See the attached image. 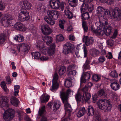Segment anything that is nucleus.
<instances>
[{"mask_svg":"<svg viewBox=\"0 0 121 121\" xmlns=\"http://www.w3.org/2000/svg\"><path fill=\"white\" fill-rule=\"evenodd\" d=\"M96 12L97 15L101 17L100 18V21L95 23L98 29V30L101 29L104 26L103 24H105V25L104 27V29L109 30H111L112 27L108 24L107 20L105 17H104L105 15L110 14L109 10L101 6H98L97 8Z\"/></svg>","mask_w":121,"mask_h":121,"instance_id":"f257e3e1","label":"nucleus"},{"mask_svg":"<svg viewBox=\"0 0 121 121\" xmlns=\"http://www.w3.org/2000/svg\"><path fill=\"white\" fill-rule=\"evenodd\" d=\"M47 15L44 18L48 24L52 25L55 23L53 19H56L58 18L59 13L54 10H48L47 11Z\"/></svg>","mask_w":121,"mask_h":121,"instance_id":"f03ea898","label":"nucleus"},{"mask_svg":"<svg viewBox=\"0 0 121 121\" xmlns=\"http://www.w3.org/2000/svg\"><path fill=\"white\" fill-rule=\"evenodd\" d=\"M99 108L105 112L110 111L112 106L110 102L106 100H99L97 103Z\"/></svg>","mask_w":121,"mask_h":121,"instance_id":"7ed1b4c3","label":"nucleus"},{"mask_svg":"<svg viewBox=\"0 0 121 121\" xmlns=\"http://www.w3.org/2000/svg\"><path fill=\"white\" fill-rule=\"evenodd\" d=\"M13 19V18L11 15L7 14L3 16L0 22L3 26L5 27H8L10 26Z\"/></svg>","mask_w":121,"mask_h":121,"instance_id":"20e7f679","label":"nucleus"},{"mask_svg":"<svg viewBox=\"0 0 121 121\" xmlns=\"http://www.w3.org/2000/svg\"><path fill=\"white\" fill-rule=\"evenodd\" d=\"M15 111L12 108H9L5 111L3 117L6 121H10L14 118L15 116Z\"/></svg>","mask_w":121,"mask_h":121,"instance_id":"39448f33","label":"nucleus"},{"mask_svg":"<svg viewBox=\"0 0 121 121\" xmlns=\"http://www.w3.org/2000/svg\"><path fill=\"white\" fill-rule=\"evenodd\" d=\"M49 4L51 7L52 9H58L60 7L62 11H63L64 10V3H62L61 4L59 0H50L49 1Z\"/></svg>","mask_w":121,"mask_h":121,"instance_id":"423d86ee","label":"nucleus"},{"mask_svg":"<svg viewBox=\"0 0 121 121\" xmlns=\"http://www.w3.org/2000/svg\"><path fill=\"white\" fill-rule=\"evenodd\" d=\"M17 48L20 53L25 54L28 53L30 49V47L27 43L20 44L16 46Z\"/></svg>","mask_w":121,"mask_h":121,"instance_id":"0eeeda50","label":"nucleus"},{"mask_svg":"<svg viewBox=\"0 0 121 121\" xmlns=\"http://www.w3.org/2000/svg\"><path fill=\"white\" fill-rule=\"evenodd\" d=\"M59 80L57 74L55 73L53 76L52 79V85L50 90L53 92L57 90L59 87Z\"/></svg>","mask_w":121,"mask_h":121,"instance_id":"6e6552de","label":"nucleus"},{"mask_svg":"<svg viewBox=\"0 0 121 121\" xmlns=\"http://www.w3.org/2000/svg\"><path fill=\"white\" fill-rule=\"evenodd\" d=\"M30 18L29 12L26 10L21 9L18 16L19 20L22 22L27 21Z\"/></svg>","mask_w":121,"mask_h":121,"instance_id":"1a4fd4ad","label":"nucleus"},{"mask_svg":"<svg viewBox=\"0 0 121 121\" xmlns=\"http://www.w3.org/2000/svg\"><path fill=\"white\" fill-rule=\"evenodd\" d=\"M74 49L73 46L70 42H67L63 46V52L65 54H67L72 52Z\"/></svg>","mask_w":121,"mask_h":121,"instance_id":"9d476101","label":"nucleus"},{"mask_svg":"<svg viewBox=\"0 0 121 121\" xmlns=\"http://www.w3.org/2000/svg\"><path fill=\"white\" fill-rule=\"evenodd\" d=\"M112 15L114 20L119 21L121 19V10L119 8H116L113 10Z\"/></svg>","mask_w":121,"mask_h":121,"instance_id":"9b49d317","label":"nucleus"},{"mask_svg":"<svg viewBox=\"0 0 121 121\" xmlns=\"http://www.w3.org/2000/svg\"><path fill=\"white\" fill-rule=\"evenodd\" d=\"M9 99L5 96H3L0 97V108H8L9 107Z\"/></svg>","mask_w":121,"mask_h":121,"instance_id":"f8f14e48","label":"nucleus"},{"mask_svg":"<svg viewBox=\"0 0 121 121\" xmlns=\"http://www.w3.org/2000/svg\"><path fill=\"white\" fill-rule=\"evenodd\" d=\"M61 99L65 106V115H67L69 116L71 112V106L68 102L67 99Z\"/></svg>","mask_w":121,"mask_h":121,"instance_id":"ddd939ff","label":"nucleus"},{"mask_svg":"<svg viewBox=\"0 0 121 121\" xmlns=\"http://www.w3.org/2000/svg\"><path fill=\"white\" fill-rule=\"evenodd\" d=\"M73 66V65H70L67 68V70L68 71V78H72L73 79V77L77 74V72L76 70H71Z\"/></svg>","mask_w":121,"mask_h":121,"instance_id":"4468645a","label":"nucleus"},{"mask_svg":"<svg viewBox=\"0 0 121 121\" xmlns=\"http://www.w3.org/2000/svg\"><path fill=\"white\" fill-rule=\"evenodd\" d=\"M75 98L77 102L78 105V103L80 102L82 103H84V100L85 99L83 96V93H82L81 91L79 90L75 95Z\"/></svg>","mask_w":121,"mask_h":121,"instance_id":"2eb2a0df","label":"nucleus"},{"mask_svg":"<svg viewBox=\"0 0 121 121\" xmlns=\"http://www.w3.org/2000/svg\"><path fill=\"white\" fill-rule=\"evenodd\" d=\"M73 91L71 90L68 89L66 92H60V97L61 99H67L68 96H71L73 95Z\"/></svg>","mask_w":121,"mask_h":121,"instance_id":"dca6fc26","label":"nucleus"},{"mask_svg":"<svg viewBox=\"0 0 121 121\" xmlns=\"http://www.w3.org/2000/svg\"><path fill=\"white\" fill-rule=\"evenodd\" d=\"M20 4V6L22 9L25 10L30 9H31V4L30 3L27 1H25L21 2Z\"/></svg>","mask_w":121,"mask_h":121,"instance_id":"f3484780","label":"nucleus"},{"mask_svg":"<svg viewBox=\"0 0 121 121\" xmlns=\"http://www.w3.org/2000/svg\"><path fill=\"white\" fill-rule=\"evenodd\" d=\"M83 42L85 43L87 46H89L92 44L94 42V39L92 37H89L86 36L84 37L82 39Z\"/></svg>","mask_w":121,"mask_h":121,"instance_id":"a211bd4d","label":"nucleus"},{"mask_svg":"<svg viewBox=\"0 0 121 121\" xmlns=\"http://www.w3.org/2000/svg\"><path fill=\"white\" fill-rule=\"evenodd\" d=\"M52 110L54 112H55L60 108L61 103L60 101L58 100L54 101L52 104Z\"/></svg>","mask_w":121,"mask_h":121,"instance_id":"6ab92c4d","label":"nucleus"},{"mask_svg":"<svg viewBox=\"0 0 121 121\" xmlns=\"http://www.w3.org/2000/svg\"><path fill=\"white\" fill-rule=\"evenodd\" d=\"M90 75L89 73L87 72L83 73L81 79V82H84L88 80L90 78Z\"/></svg>","mask_w":121,"mask_h":121,"instance_id":"aec40b11","label":"nucleus"},{"mask_svg":"<svg viewBox=\"0 0 121 121\" xmlns=\"http://www.w3.org/2000/svg\"><path fill=\"white\" fill-rule=\"evenodd\" d=\"M55 47V44L53 43L52 44L49 48L47 50V52L49 56H51L53 55L54 53Z\"/></svg>","mask_w":121,"mask_h":121,"instance_id":"412c9836","label":"nucleus"},{"mask_svg":"<svg viewBox=\"0 0 121 121\" xmlns=\"http://www.w3.org/2000/svg\"><path fill=\"white\" fill-rule=\"evenodd\" d=\"M36 45L37 47L39 48L40 51L42 53L44 54H46V48L43 45V43L42 42H40L39 44Z\"/></svg>","mask_w":121,"mask_h":121,"instance_id":"4be33fe9","label":"nucleus"},{"mask_svg":"<svg viewBox=\"0 0 121 121\" xmlns=\"http://www.w3.org/2000/svg\"><path fill=\"white\" fill-rule=\"evenodd\" d=\"M78 106V108L79 109V111L77 113V117H80L83 116L86 112L85 108L84 107L81 108H80Z\"/></svg>","mask_w":121,"mask_h":121,"instance_id":"5701e85b","label":"nucleus"},{"mask_svg":"<svg viewBox=\"0 0 121 121\" xmlns=\"http://www.w3.org/2000/svg\"><path fill=\"white\" fill-rule=\"evenodd\" d=\"M93 32L97 35H103V34L101 33L103 31L105 34L107 36H109L111 34V31H92Z\"/></svg>","mask_w":121,"mask_h":121,"instance_id":"b1692460","label":"nucleus"},{"mask_svg":"<svg viewBox=\"0 0 121 121\" xmlns=\"http://www.w3.org/2000/svg\"><path fill=\"white\" fill-rule=\"evenodd\" d=\"M73 79L68 78L65 80V85L66 87L69 88L72 86V82Z\"/></svg>","mask_w":121,"mask_h":121,"instance_id":"393cba45","label":"nucleus"},{"mask_svg":"<svg viewBox=\"0 0 121 121\" xmlns=\"http://www.w3.org/2000/svg\"><path fill=\"white\" fill-rule=\"evenodd\" d=\"M65 14L67 18L69 19H72L73 17V14L72 12L69 9H67L65 10Z\"/></svg>","mask_w":121,"mask_h":121,"instance_id":"a878e982","label":"nucleus"},{"mask_svg":"<svg viewBox=\"0 0 121 121\" xmlns=\"http://www.w3.org/2000/svg\"><path fill=\"white\" fill-rule=\"evenodd\" d=\"M111 86L112 89L115 91H117L120 88L119 84L116 82L112 83L111 84Z\"/></svg>","mask_w":121,"mask_h":121,"instance_id":"bb28decb","label":"nucleus"},{"mask_svg":"<svg viewBox=\"0 0 121 121\" xmlns=\"http://www.w3.org/2000/svg\"><path fill=\"white\" fill-rule=\"evenodd\" d=\"M49 98V96L48 95H45L43 94L40 97V100L42 103L46 102H48Z\"/></svg>","mask_w":121,"mask_h":121,"instance_id":"cd10ccee","label":"nucleus"},{"mask_svg":"<svg viewBox=\"0 0 121 121\" xmlns=\"http://www.w3.org/2000/svg\"><path fill=\"white\" fill-rule=\"evenodd\" d=\"M52 38L50 37H45L43 40L44 42L46 43V44L48 45L51 44L52 41Z\"/></svg>","mask_w":121,"mask_h":121,"instance_id":"c85d7f7f","label":"nucleus"},{"mask_svg":"<svg viewBox=\"0 0 121 121\" xmlns=\"http://www.w3.org/2000/svg\"><path fill=\"white\" fill-rule=\"evenodd\" d=\"M11 104L13 105L17 106L19 103L18 100L15 97H12L10 99Z\"/></svg>","mask_w":121,"mask_h":121,"instance_id":"c756f323","label":"nucleus"},{"mask_svg":"<svg viewBox=\"0 0 121 121\" xmlns=\"http://www.w3.org/2000/svg\"><path fill=\"white\" fill-rule=\"evenodd\" d=\"M94 109L92 106L89 105L88 108L87 115L89 116H92L94 114Z\"/></svg>","mask_w":121,"mask_h":121,"instance_id":"7c9ffc66","label":"nucleus"},{"mask_svg":"<svg viewBox=\"0 0 121 121\" xmlns=\"http://www.w3.org/2000/svg\"><path fill=\"white\" fill-rule=\"evenodd\" d=\"M14 39L17 42H21L24 40L23 37L22 35H18L14 37Z\"/></svg>","mask_w":121,"mask_h":121,"instance_id":"2f4dec72","label":"nucleus"},{"mask_svg":"<svg viewBox=\"0 0 121 121\" xmlns=\"http://www.w3.org/2000/svg\"><path fill=\"white\" fill-rule=\"evenodd\" d=\"M32 57L33 59H38L40 57L41 54L39 52H35L32 53Z\"/></svg>","mask_w":121,"mask_h":121,"instance_id":"473e14b6","label":"nucleus"},{"mask_svg":"<svg viewBox=\"0 0 121 121\" xmlns=\"http://www.w3.org/2000/svg\"><path fill=\"white\" fill-rule=\"evenodd\" d=\"M83 96L85 99L84 100V102H86L89 100L91 97V95L90 93L88 92L83 94Z\"/></svg>","mask_w":121,"mask_h":121,"instance_id":"72a5a7b5","label":"nucleus"},{"mask_svg":"<svg viewBox=\"0 0 121 121\" xmlns=\"http://www.w3.org/2000/svg\"><path fill=\"white\" fill-rule=\"evenodd\" d=\"M69 5L72 7H75L77 4L78 0H68Z\"/></svg>","mask_w":121,"mask_h":121,"instance_id":"f704fd0d","label":"nucleus"},{"mask_svg":"<svg viewBox=\"0 0 121 121\" xmlns=\"http://www.w3.org/2000/svg\"><path fill=\"white\" fill-rule=\"evenodd\" d=\"M81 17L83 20L88 19L90 17L89 13L88 12H85L82 14Z\"/></svg>","mask_w":121,"mask_h":121,"instance_id":"c9c22d12","label":"nucleus"},{"mask_svg":"<svg viewBox=\"0 0 121 121\" xmlns=\"http://www.w3.org/2000/svg\"><path fill=\"white\" fill-rule=\"evenodd\" d=\"M5 35L3 33H0V44L3 43L5 40Z\"/></svg>","mask_w":121,"mask_h":121,"instance_id":"e433bc0d","label":"nucleus"},{"mask_svg":"<svg viewBox=\"0 0 121 121\" xmlns=\"http://www.w3.org/2000/svg\"><path fill=\"white\" fill-rule=\"evenodd\" d=\"M20 86L19 85H16L14 86V95L16 96L18 95V93L19 92Z\"/></svg>","mask_w":121,"mask_h":121,"instance_id":"4c0bfd02","label":"nucleus"},{"mask_svg":"<svg viewBox=\"0 0 121 121\" xmlns=\"http://www.w3.org/2000/svg\"><path fill=\"white\" fill-rule=\"evenodd\" d=\"M56 39L57 42H60L63 40L64 39L63 36L61 34L56 35Z\"/></svg>","mask_w":121,"mask_h":121,"instance_id":"58836bf2","label":"nucleus"},{"mask_svg":"<svg viewBox=\"0 0 121 121\" xmlns=\"http://www.w3.org/2000/svg\"><path fill=\"white\" fill-rule=\"evenodd\" d=\"M98 96L99 97L102 96L105 97L106 95L104 90L103 89L100 90L98 91Z\"/></svg>","mask_w":121,"mask_h":121,"instance_id":"ea45409f","label":"nucleus"},{"mask_svg":"<svg viewBox=\"0 0 121 121\" xmlns=\"http://www.w3.org/2000/svg\"><path fill=\"white\" fill-rule=\"evenodd\" d=\"M41 30H50V29L47 25L43 24L41 26Z\"/></svg>","mask_w":121,"mask_h":121,"instance_id":"a19ab883","label":"nucleus"},{"mask_svg":"<svg viewBox=\"0 0 121 121\" xmlns=\"http://www.w3.org/2000/svg\"><path fill=\"white\" fill-rule=\"evenodd\" d=\"M0 86L1 87L5 92H6L8 90L4 82L3 81L1 82Z\"/></svg>","mask_w":121,"mask_h":121,"instance_id":"79ce46f5","label":"nucleus"},{"mask_svg":"<svg viewBox=\"0 0 121 121\" xmlns=\"http://www.w3.org/2000/svg\"><path fill=\"white\" fill-rule=\"evenodd\" d=\"M101 2L106 3L108 5H111L114 2V0H100Z\"/></svg>","mask_w":121,"mask_h":121,"instance_id":"37998d69","label":"nucleus"},{"mask_svg":"<svg viewBox=\"0 0 121 121\" xmlns=\"http://www.w3.org/2000/svg\"><path fill=\"white\" fill-rule=\"evenodd\" d=\"M87 62V61H86V62L84 64L83 66V70L84 72L87 69H89L90 68L89 63H87L86 62Z\"/></svg>","mask_w":121,"mask_h":121,"instance_id":"c03bdc74","label":"nucleus"},{"mask_svg":"<svg viewBox=\"0 0 121 121\" xmlns=\"http://www.w3.org/2000/svg\"><path fill=\"white\" fill-rule=\"evenodd\" d=\"M111 94L112 96L115 100H117L119 98L118 95L117 94L113 91L111 92Z\"/></svg>","mask_w":121,"mask_h":121,"instance_id":"a18cd8bd","label":"nucleus"},{"mask_svg":"<svg viewBox=\"0 0 121 121\" xmlns=\"http://www.w3.org/2000/svg\"><path fill=\"white\" fill-rule=\"evenodd\" d=\"M85 5L88 11L90 12H91L94 9L93 5H91L90 6L88 5L87 4H85Z\"/></svg>","mask_w":121,"mask_h":121,"instance_id":"49530a36","label":"nucleus"},{"mask_svg":"<svg viewBox=\"0 0 121 121\" xmlns=\"http://www.w3.org/2000/svg\"><path fill=\"white\" fill-rule=\"evenodd\" d=\"M109 75L113 78H116L117 76V74L115 71H112L109 74Z\"/></svg>","mask_w":121,"mask_h":121,"instance_id":"de8ad7c7","label":"nucleus"},{"mask_svg":"<svg viewBox=\"0 0 121 121\" xmlns=\"http://www.w3.org/2000/svg\"><path fill=\"white\" fill-rule=\"evenodd\" d=\"M100 77L97 74H95L93 75L92 78L93 80L95 81H97L99 80L100 79Z\"/></svg>","mask_w":121,"mask_h":121,"instance_id":"09e8293b","label":"nucleus"},{"mask_svg":"<svg viewBox=\"0 0 121 121\" xmlns=\"http://www.w3.org/2000/svg\"><path fill=\"white\" fill-rule=\"evenodd\" d=\"M84 3H83L81 5V11L82 14V13H84L86 12V10L87 8L86 7V6L85 7V6H84Z\"/></svg>","mask_w":121,"mask_h":121,"instance_id":"8fccbe9b","label":"nucleus"},{"mask_svg":"<svg viewBox=\"0 0 121 121\" xmlns=\"http://www.w3.org/2000/svg\"><path fill=\"white\" fill-rule=\"evenodd\" d=\"M45 106H43L41 109L39 110V113L40 116H42L43 114L45 111Z\"/></svg>","mask_w":121,"mask_h":121,"instance_id":"3c124183","label":"nucleus"},{"mask_svg":"<svg viewBox=\"0 0 121 121\" xmlns=\"http://www.w3.org/2000/svg\"><path fill=\"white\" fill-rule=\"evenodd\" d=\"M18 23H19V25H18L19 29H22V30H25L26 28L24 25L20 22H18Z\"/></svg>","mask_w":121,"mask_h":121,"instance_id":"603ef678","label":"nucleus"},{"mask_svg":"<svg viewBox=\"0 0 121 121\" xmlns=\"http://www.w3.org/2000/svg\"><path fill=\"white\" fill-rule=\"evenodd\" d=\"M83 52L84 53V57H86L87 56V51L86 47L85 45H83Z\"/></svg>","mask_w":121,"mask_h":121,"instance_id":"864d4df0","label":"nucleus"},{"mask_svg":"<svg viewBox=\"0 0 121 121\" xmlns=\"http://www.w3.org/2000/svg\"><path fill=\"white\" fill-rule=\"evenodd\" d=\"M65 67H61L59 71V73L60 75H62L65 73Z\"/></svg>","mask_w":121,"mask_h":121,"instance_id":"5fc2aeb1","label":"nucleus"},{"mask_svg":"<svg viewBox=\"0 0 121 121\" xmlns=\"http://www.w3.org/2000/svg\"><path fill=\"white\" fill-rule=\"evenodd\" d=\"M90 54L92 55H95L96 54L97 50L94 48L91 49L89 50Z\"/></svg>","mask_w":121,"mask_h":121,"instance_id":"6e6d98bb","label":"nucleus"},{"mask_svg":"<svg viewBox=\"0 0 121 121\" xmlns=\"http://www.w3.org/2000/svg\"><path fill=\"white\" fill-rule=\"evenodd\" d=\"M5 7V5L4 3L2 1H0V11L4 9Z\"/></svg>","mask_w":121,"mask_h":121,"instance_id":"4d7b16f0","label":"nucleus"},{"mask_svg":"<svg viewBox=\"0 0 121 121\" xmlns=\"http://www.w3.org/2000/svg\"><path fill=\"white\" fill-rule=\"evenodd\" d=\"M98 60L99 62L103 63L105 61L106 59L104 56H102L99 57Z\"/></svg>","mask_w":121,"mask_h":121,"instance_id":"13d9d810","label":"nucleus"},{"mask_svg":"<svg viewBox=\"0 0 121 121\" xmlns=\"http://www.w3.org/2000/svg\"><path fill=\"white\" fill-rule=\"evenodd\" d=\"M82 25L84 30H88V27L86 23L84 21H82Z\"/></svg>","mask_w":121,"mask_h":121,"instance_id":"bf43d9fd","label":"nucleus"},{"mask_svg":"<svg viewBox=\"0 0 121 121\" xmlns=\"http://www.w3.org/2000/svg\"><path fill=\"white\" fill-rule=\"evenodd\" d=\"M114 41L113 40L111 39L108 40L107 41V44L108 45L110 46H112L114 44Z\"/></svg>","mask_w":121,"mask_h":121,"instance_id":"052dcab7","label":"nucleus"},{"mask_svg":"<svg viewBox=\"0 0 121 121\" xmlns=\"http://www.w3.org/2000/svg\"><path fill=\"white\" fill-rule=\"evenodd\" d=\"M43 34L45 35H49L52 32V31H42Z\"/></svg>","mask_w":121,"mask_h":121,"instance_id":"680f3d73","label":"nucleus"},{"mask_svg":"<svg viewBox=\"0 0 121 121\" xmlns=\"http://www.w3.org/2000/svg\"><path fill=\"white\" fill-rule=\"evenodd\" d=\"M94 119L95 121H100L101 118L98 115H95L94 117Z\"/></svg>","mask_w":121,"mask_h":121,"instance_id":"e2e57ef3","label":"nucleus"},{"mask_svg":"<svg viewBox=\"0 0 121 121\" xmlns=\"http://www.w3.org/2000/svg\"><path fill=\"white\" fill-rule=\"evenodd\" d=\"M88 90V87L86 85H85V87L82 89V91L83 92V93H84L86 92H87V91Z\"/></svg>","mask_w":121,"mask_h":121,"instance_id":"0e129e2a","label":"nucleus"},{"mask_svg":"<svg viewBox=\"0 0 121 121\" xmlns=\"http://www.w3.org/2000/svg\"><path fill=\"white\" fill-rule=\"evenodd\" d=\"M108 56L106 55V57L108 58L109 59H111L112 58V53L110 52H108Z\"/></svg>","mask_w":121,"mask_h":121,"instance_id":"69168bd1","label":"nucleus"},{"mask_svg":"<svg viewBox=\"0 0 121 121\" xmlns=\"http://www.w3.org/2000/svg\"><path fill=\"white\" fill-rule=\"evenodd\" d=\"M117 31H115L113 34L112 36L111 37V38L112 39L115 38L117 36Z\"/></svg>","mask_w":121,"mask_h":121,"instance_id":"338daca9","label":"nucleus"},{"mask_svg":"<svg viewBox=\"0 0 121 121\" xmlns=\"http://www.w3.org/2000/svg\"><path fill=\"white\" fill-rule=\"evenodd\" d=\"M6 82L7 84L10 85L11 84L10 79L9 77H7L6 79Z\"/></svg>","mask_w":121,"mask_h":121,"instance_id":"774afa93","label":"nucleus"}]
</instances>
